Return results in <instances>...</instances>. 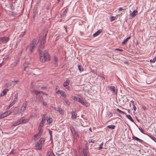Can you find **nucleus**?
I'll return each instance as SVG.
<instances>
[{
    "mask_svg": "<svg viewBox=\"0 0 156 156\" xmlns=\"http://www.w3.org/2000/svg\"><path fill=\"white\" fill-rule=\"evenodd\" d=\"M132 138L133 140H136L137 141L139 142L140 143H142L143 141L142 140L140 139H139L138 137H136L133 136L132 137Z\"/></svg>",
    "mask_w": 156,
    "mask_h": 156,
    "instance_id": "15",
    "label": "nucleus"
},
{
    "mask_svg": "<svg viewBox=\"0 0 156 156\" xmlns=\"http://www.w3.org/2000/svg\"><path fill=\"white\" fill-rule=\"evenodd\" d=\"M68 10V9L66 8L63 11V13L61 15L62 17L64 16L66 14Z\"/></svg>",
    "mask_w": 156,
    "mask_h": 156,
    "instance_id": "32",
    "label": "nucleus"
},
{
    "mask_svg": "<svg viewBox=\"0 0 156 156\" xmlns=\"http://www.w3.org/2000/svg\"><path fill=\"white\" fill-rule=\"evenodd\" d=\"M126 116L128 119H129L133 123L134 122V121L133 120V119L130 115H126Z\"/></svg>",
    "mask_w": 156,
    "mask_h": 156,
    "instance_id": "26",
    "label": "nucleus"
},
{
    "mask_svg": "<svg viewBox=\"0 0 156 156\" xmlns=\"http://www.w3.org/2000/svg\"><path fill=\"white\" fill-rule=\"evenodd\" d=\"M56 93L57 94H60L61 95L64 97V98H66V95L65 92L62 90H58L56 92Z\"/></svg>",
    "mask_w": 156,
    "mask_h": 156,
    "instance_id": "10",
    "label": "nucleus"
},
{
    "mask_svg": "<svg viewBox=\"0 0 156 156\" xmlns=\"http://www.w3.org/2000/svg\"><path fill=\"white\" fill-rule=\"evenodd\" d=\"M7 112H8V115H10V114H11V113H13V110H12V111L10 110L9 111H7Z\"/></svg>",
    "mask_w": 156,
    "mask_h": 156,
    "instance_id": "48",
    "label": "nucleus"
},
{
    "mask_svg": "<svg viewBox=\"0 0 156 156\" xmlns=\"http://www.w3.org/2000/svg\"><path fill=\"white\" fill-rule=\"evenodd\" d=\"M11 107V106L10 105L8 106L6 108V109L8 110Z\"/></svg>",
    "mask_w": 156,
    "mask_h": 156,
    "instance_id": "57",
    "label": "nucleus"
},
{
    "mask_svg": "<svg viewBox=\"0 0 156 156\" xmlns=\"http://www.w3.org/2000/svg\"><path fill=\"white\" fill-rule=\"evenodd\" d=\"M37 40L35 39H33L30 43L29 46V51L31 53L33 50L35 48V47L37 45Z\"/></svg>",
    "mask_w": 156,
    "mask_h": 156,
    "instance_id": "2",
    "label": "nucleus"
},
{
    "mask_svg": "<svg viewBox=\"0 0 156 156\" xmlns=\"http://www.w3.org/2000/svg\"><path fill=\"white\" fill-rule=\"evenodd\" d=\"M123 9L122 7H120L119 9V12L121 11Z\"/></svg>",
    "mask_w": 156,
    "mask_h": 156,
    "instance_id": "58",
    "label": "nucleus"
},
{
    "mask_svg": "<svg viewBox=\"0 0 156 156\" xmlns=\"http://www.w3.org/2000/svg\"><path fill=\"white\" fill-rule=\"evenodd\" d=\"M116 110H117V111L118 112H119V113H120V114H123V115L126 114V113H125V112H123V111H121V110H120L119 108H117V109H116Z\"/></svg>",
    "mask_w": 156,
    "mask_h": 156,
    "instance_id": "33",
    "label": "nucleus"
},
{
    "mask_svg": "<svg viewBox=\"0 0 156 156\" xmlns=\"http://www.w3.org/2000/svg\"><path fill=\"white\" fill-rule=\"evenodd\" d=\"M142 108L144 110H146L147 109L146 108L145 106H143Z\"/></svg>",
    "mask_w": 156,
    "mask_h": 156,
    "instance_id": "61",
    "label": "nucleus"
},
{
    "mask_svg": "<svg viewBox=\"0 0 156 156\" xmlns=\"http://www.w3.org/2000/svg\"><path fill=\"white\" fill-rule=\"evenodd\" d=\"M133 108L134 111H135L136 109V106H135V104L133 105Z\"/></svg>",
    "mask_w": 156,
    "mask_h": 156,
    "instance_id": "50",
    "label": "nucleus"
},
{
    "mask_svg": "<svg viewBox=\"0 0 156 156\" xmlns=\"http://www.w3.org/2000/svg\"><path fill=\"white\" fill-rule=\"evenodd\" d=\"M43 98V97H42V96H41L39 98H38V99H39V101L41 100V99L42 98Z\"/></svg>",
    "mask_w": 156,
    "mask_h": 156,
    "instance_id": "62",
    "label": "nucleus"
},
{
    "mask_svg": "<svg viewBox=\"0 0 156 156\" xmlns=\"http://www.w3.org/2000/svg\"><path fill=\"white\" fill-rule=\"evenodd\" d=\"M41 102L42 105L45 106L46 107L48 106V105L46 102L44 101L43 98L39 100Z\"/></svg>",
    "mask_w": 156,
    "mask_h": 156,
    "instance_id": "19",
    "label": "nucleus"
},
{
    "mask_svg": "<svg viewBox=\"0 0 156 156\" xmlns=\"http://www.w3.org/2000/svg\"><path fill=\"white\" fill-rule=\"evenodd\" d=\"M87 151H85V150L83 149V153L84 156H87Z\"/></svg>",
    "mask_w": 156,
    "mask_h": 156,
    "instance_id": "44",
    "label": "nucleus"
},
{
    "mask_svg": "<svg viewBox=\"0 0 156 156\" xmlns=\"http://www.w3.org/2000/svg\"><path fill=\"white\" fill-rule=\"evenodd\" d=\"M8 90V89H4V90L2 92L1 94H0V97L3 96L5 95L6 94L7 91Z\"/></svg>",
    "mask_w": 156,
    "mask_h": 156,
    "instance_id": "23",
    "label": "nucleus"
},
{
    "mask_svg": "<svg viewBox=\"0 0 156 156\" xmlns=\"http://www.w3.org/2000/svg\"><path fill=\"white\" fill-rule=\"evenodd\" d=\"M37 12V9L36 7H34L33 13V17L34 20L35 19V17L36 15Z\"/></svg>",
    "mask_w": 156,
    "mask_h": 156,
    "instance_id": "17",
    "label": "nucleus"
},
{
    "mask_svg": "<svg viewBox=\"0 0 156 156\" xmlns=\"http://www.w3.org/2000/svg\"><path fill=\"white\" fill-rule=\"evenodd\" d=\"M40 60L42 62H44L49 59V56L47 51L44 50V52L40 54Z\"/></svg>",
    "mask_w": 156,
    "mask_h": 156,
    "instance_id": "1",
    "label": "nucleus"
},
{
    "mask_svg": "<svg viewBox=\"0 0 156 156\" xmlns=\"http://www.w3.org/2000/svg\"><path fill=\"white\" fill-rule=\"evenodd\" d=\"M9 40V38L7 37H0V41L3 42H7Z\"/></svg>",
    "mask_w": 156,
    "mask_h": 156,
    "instance_id": "13",
    "label": "nucleus"
},
{
    "mask_svg": "<svg viewBox=\"0 0 156 156\" xmlns=\"http://www.w3.org/2000/svg\"><path fill=\"white\" fill-rule=\"evenodd\" d=\"M13 112H14V115H16L17 114H19L21 113V112H20V109L18 107H15L13 110Z\"/></svg>",
    "mask_w": 156,
    "mask_h": 156,
    "instance_id": "6",
    "label": "nucleus"
},
{
    "mask_svg": "<svg viewBox=\"0 0 156 156\" xmlns=\"http://www.w3.org/2000/svg\"><path fill=\"white\" fill-rule=\"evenodd\" d=\"M107 127L111 129H114L115 128V126L113 125H110L107 126Z\"/></svg>",
    "mask_w": 156,
    "mask_h": 156,
    "instance_id": "30",
    "label": "nucleus"
},
{
    "mask_svg": "<svg viewBox=\"0 0 156 156\" xmlns=\"http://www.w3.org/2000/svg\"><path fill=\"white\" fill-rule=\"evenodd\" d=\"M156 57L155 58H154L152 60H151L150 61V62H151V63H153V62H154L155 61H156Z\"/></svg>",
    "mask_w": 156,
    "mask_h": 156,
    "instance_id": "47",
    "label": "nucleus"
},
{
    "mask_svg": "<svg viewBox=\"0 0 156 156\" xmlns=\"http://www.w3.org/2000/svg\"><path fill=\"white\" fill-rule=\"evenodd\" d=\"M24 70L26 72H27L29 70V68L27 67H24Z\"/></svg>",
    "mask_w": 156,
    "mask_h": 156,
    "instance_id": "46",
    "label": "nucleus"
},
{
    "mask_svg": "<svg viewBox=\"0 0 156 156\" xmlns=\"http://www.w3.org/2000/svg\"><path fill=\"white\" fill-rule=\"evenodd\" d=\"M54 59L55 61V62H57V61L58 60V59L56 56H55L54 57Z\"/></svg>",
    "mask_w": 156,
    "mask_h": 156,
    "instance_id": "52",
    "label": "nucleus"
},
{
    "mask_svg": "<svg viewBox=\"0 0 156 156\" xmlns=\"http://www.w3.org/2000/svg\"><path fill=\"white\" fill-rule=\"evenodd\" d=\"M45 139L44 138H41L40 139L39 141L38 142L40 144H41V145H42L45 141Z\"/></svg>",
    "mask_w": 156,
    "mask_h": 156,
    "instance_id": "25",
    "label": "nucleus"
},
{
    "mask_svg": "<svg viewBox=\"0 0 156 156\" xmlns=\"http://www.w3.org/2000/svg\"><path fill=\"white\" fill-rule=\"evenodd\" d=\"M108 87L111 90V91H112L113 93L116 94L117 90L115 89V87L114 86H108Z\"/></svg>",
    "mask_w": 156,
    "mask_h": 156,
    "instance_id": "7",
    "label": "nucleus"
},
{
    "mask_svg": "<svg viewBox=\"0 0 156 156\" xmlns=\"http://www.w3.org/2000/svg\"><path fill=\"white\" fill-rule=\"evenodd\" d=\"M19 125L17 121H16L14 123H13L12 126H16L17 125Z\"/></svg>",
    "mask_w": 156,
    "mask_h": 156,
    "instance_id": "43",
    "label": "nucleus"
},
{
    "mask_svg": "<svg viewBox=\"0 0 156 156\" xmlns=\"http://www.w3.org/2000/svg\"><path fill=\"white\" fill-rule=\"evenodd\" d=\"M46 116V114H44L43 115L42 119L40 123L39 128H40L41 127H42L43 126V125L45 121Z\"/></svg>",
    "mask_w": 156,
    "mask_h": 156,
    "instance_id": "4",
    "label": "nucleus"
},
{
    "mask_svg": "<svg viewBox=\"0 0 156 156\" xmlns=\"http://www.w3.org/2000/svg\"><path fill=\"white\" fill-rule=\"evenodd\" d=\"M27 107V105L26 102L24 103L23 106L21 107L20 109V112H21V114H23L24 111L25 110Z\"/></svg>",
    "mask_w": 156,
    "mask_h": 156,
    "instance_id": "5",
    "label": "nucleus"
},
{
    "mask_svg": "<svg viewBox=\"0 0 156 156\" xmlns=\"http://www.w3.org/2000/svg\"><path fill=\"white\" fill-rule=\"evenodd\" d=\"M70 129L71 130L72 133L73 135H75L76 134V132H75V129L73 127V126H71L70 127Z\"/></svg>",
    "mask_w": 156,
    "mask_h": 156,
    "instance_id": "21",
    "label": "nucleus"
},
{
    "mask_svg": "<svg viewBox=\"0 0 156 156\" xmlns=\"http://www.w3.org/2000/svg\"><path fill=\"white\" fill-rule=\"evenodd\" d=\"M88 141L89 143H94V141L93 140H92V139H90Z\"/></svg>",
    "mask_w": 156,
    "mask_h": 156,
    "instance_id": "49",
    "label": "nucleus"
},
{
    "mask_svg": "<svg viewBox=\"0 0 156 156\" xmlns=\"http://www.w3.org/2000/svg\"><path fill=\"white\" fill-rule=\"evenodd\" d=\"M54 109L57 111L59 112L62 114H63L64 113V112L62 109L59 107H54Z\"/></svg>",
    "mask_w": 156,
    "mask_h": 156,
    "instance_id": "11",
    "label": "nucleus"
},
{
    "mask_svg": "<svg viewBox=\"0 0 156 156\" xmlns=\"http://www.w3.org/2000/svg\"><path fill=\"white\" fill-rule=\"evenodd\" d=\"M19 82V80H14L13 81H12L11 83V84H10V85H11V84L12 83H14L15 84H17V83Z\"/></svg>",
    "mask_w": 156,
    "mask_h": 156,
    "instance_id": "39",
    "label": "nucleus"
},
{
    "mask_svg": "<svg viewBox=\"0 0 156 156\" xmlns=\"http://www.w3.org/2000/svg\"><path fill=\"white\" fill-rule=\"evenodd\" d=\"M137 13L138 11L137 10H134L130 14V15L133 18L135 16L137 15Z\"/></svg>",
    "mask_w": 156,
    "mask_h": 156,
    "instance_id": "16",
    "label": "nucleus"
},
{
    "mask_svg": "<svg viewBox=\"0 0 156 156\" xmlns=\"http://www.w3.org/2000/svg\"><path fill=\"white\" fill-rule=\"evenodd\" d=\"M33 93L37 96L36 97V100L38 99V98L41 96L40 95V94L41 93V91H38L36 90H34L33 91Z\"/></svg>",
    "mask_w": 156,
    "mask_h": 156,
    "instance_id": "9",
    "label": "nucleus"
},
{
    "mask_svg": "<svg viewBox=\"0 0 156 156\" xmlns=\"http://www.w3.org/2000/svg\"><path fill=\"white\" fill-rule=\"evenodd\" d=\"M25 31L24 32H22L21 34L20 35V37H23L24 35L25 34Z\"/></svg>",
    "mask_w": 156,
    "mask_h": 156,
    "instance_id": "42",
    "label": "nucleus"
},
{
    "mask_svg": "<svg viewBox=\"0 0 156 156\" xmlns=\"http://www.w3.org/2000/svg\"><path fill=\"white\" fill-rule=\"evenodd\" d=\"M69 80H67L63 83V86L64 87H66L69 85Z\"/></svg>",
    "mask_w": 156,
    "mask_h": 156,
    "instance_id": "24",
    "label": "nucleus"
},
{
    "mask_svg": "<svg viewBox=\"0 0 156 156\" xmlns=\"http://www.w3.org/2000/svg\"><path fill=\"white\" fill-rule=\"evenodd\" d=\"M50 6L51 5H47V6H46V9H50Z\"/></svg>",
    "mask_w": 156,
    "mask_h": 156,
    "instance_id": "55",
    "label": "nucleus"
},
{
    "mask_svg": "<svg viewBox=\"0 0 156 156\" xmlns=\"http://www.w3.org/2000/svg\"><path fill=\"white\" fill-rule=\"evenodd\" d=\"M78 101L82 105H84L85 104L84 102L80 98H79Z\"/></svg>",
    "mask_w": 156,
    "mask_h": 156,
    "instance_id": "36",
    "label": "nucleus"
},
{
    "mask_svg": "<svg viewBox=\"0 0 156 156\" xmlns=\"http://www.w3.org/2000/svg\"><path fill=\"white\" fill-rule=\"evenodd\" d=\"M16 101H17V100H15V99H14V100H13V101H12V102H13V103H14V104L15 103H16Z\"/></svg>",
    "mask_w": 156,
    "mask_h": 156,
    "instance_id": "64",
    "label": "nucleus"
},
{
    "mask_svg": "<svg viewBox=\"0 0 156 156\" xmlns=\"http://www.w3.org/2000/svg\"><path fill=\"white\" fill-rule=\"evenodd\" d=\"M8 115V112H7V111L2 114L0 113L1 119L4 118Z\"/></svg>",
    "mask_w": 156,
    "mask_h": 156,
    "instance_id": "14",
    "label": "nucleus"
},
{
    "mask_svg": "<svg viewBox=\"0 0 156 156\" xmlns=\"http://www.w3.org/2000/svg\"><path fill=\"white\" fill-rule=\"evenodd\" d=\"M63 99L67 105H69L70 104V102L69 100L66 99V98H63Z\"/></svg>",
    "mask_w": 156,
    "mask_h": 156,
    "instance_id": "31",
    "label": "nucleus"
},
{
    "mask_svg": "<svg viewBox=\"0 0 156 156\" xmlns=\"http://www.w3.org/2000/svg\"><path fill=\"white\" fill-rule=\"evenodd\" d=\"M38 129H39V132H38V133H40L41 134H42V132H43V129L42 128V127H41L40 128H39V126L38 127Z\"/></svg>",
    "mask_w": 156,
    "mask_h": 156,
    "instance_id": "38",
    "label": "nucleus"
},
{
    "mask_svg": "<svg viewBox=\"0 0 156 156\" xmlns=\"http://www.w3.org/2000/svg\"><path fill=\"white\" fill-rule=\"evenodd\" d=\"M41 88L43 90H45L46 89V87H45L43 86L41 87Z\"/></svg>",
    "mask_w": 156,
    "mask_h": 156,
    "instance_id": "59",
    "label": "nucleus"
},
{
    "mask_svg": "<svg viewBox=\"0 0 156 156\" xmlns=\"http://www.w3.org/2000/svg\"><path fill=\"white\" fill-rule=\"evenodd\" d=\"M116 17H114L113 16H111L110 21L111 22H112V21H114L115 20Z\"/></svg>",
    "mask_w": 156,
    "mask_h": 156,
    "instance_id": "40",
    "label": "nucleus"
},
{
    "mask_svg": "<svg viewBox=\"0 0 156 156\" xmlns=\"http://www.w3.org/2000/svg\"><path fill=\"white\" fill-rule=\"evenodd\" d=\"M115 50H117V51H123V50L122 49H119V48H116L115 49Z\"/></svg>",
    "mask_w": 156,
    "mask_h": 156,
    "instance_id": "54",
    "label": "nucleus"
},
{
    "mask_svg": "<svg viewBox=\"0 0 156 156\" xmlns=\"http://www.w3.org/2000/svg\"><path fill=\"white\" fill-rule=\"evenodd\" d=\"M79 70L80 72H82L83 70V69L82 66L80 65H79L78 66Z\"/></svg>",
    "mask_w": 156,
    "mask_h": 156,
    "instance_id": "34",
    "label": "nucleus"
},
{
    "mask_svg": "<svg viewBox=\"0 0 156 156\" xmlns=\"http://www.w3.org/2000/svg\"><path fill=\"white\" fill-rule=\"evenodd\" d=\"M47 34L46 33L44 36L43 37L42 39V40L41 42H42L43 44H44V42H45L44 41L46 40V37L47 36Z\"/></svg>",
    "mask_w": 156,
    "mask_h": 156,
    "instance_id": "29",
    "label": "nucleus"
},
{
    "mask_svg": "<svg viewBox=\"0 0 156 156\" xmlns=\"http://www.w3.org/2000/svg\"><path fill=\"white\" fill-rule=\"evenodd\" d=\"M103 142H102L100 145V146H99V150H101V149L102 148V146H103Z\"/></svg>",
    "mask_w": 156,
    "mask_h": 156,
    "instance_id": "45",
    "label": "nucleus"
},
{
    "mask_svg": "<svg viewBox=\"0 0 156 156\" xmlns=\"http://www.w3.org/2000/svg\"><path fill=\"white\" fill-rule=\"evenodd\" d=\"M73 99L74 100L77 101L78 100L77 98L76 97H74Z\"/></svg>",
    "mask_w": 156,
    "mask_h": 156,
    "instance_id": "60",
    "label": "nucleus"
},
{
    "mask_svg": "<svg viewBox=\"0 0 156 156\" xmlns=\"http://www.w3.org/2000/svg\"><path fill=\"white\" fill-rule=\"evenodd\" d=\"M49 133L50 135V139L52 140V131L50 130V129H49Z\"/></svg>",
    "mask_w": 156,
    "mask_h": 156,
    "instance_id": "35",
    "label": "nucleus"
},
{
    "mask_svg": "<svg viewBox=\"0 0 156 156\" xmlns=\"http://www.w3.org/2000/svg\"><path fill=\"white\" fill-rule=\"evenodd\" d=\"M42 145L41 144H40L38 142H37V144L35 145V147L37 149L40 150L42 148Z\"/></svg>",
    "mask_w": 156,
    "mask_h": 156,
    "instance_id": "18",
    "label": "nucleus"
},
{
    "mask_svg": "<svg viewBox=\"0 0 156 156\" xmlns=\"http://www.w3.org/2000/svg\"><path fill=\"white\" fill-rule=\"evenodd\" d=\"M18 94L17 93L15 94V95L14 96V99L17 100V98H18Z\"/></svg>",
    "mask_w": 156,
    "mask_h": 156,
    "instance_id": "41",
    "label": "nucleus"
},
{
    "mask_svg": "<svg viewBox=\"0 0 156 156\" xmlns=\"http://www.w3.org/2000/svg\"><path fill=\"white\" fill-rule=\"evenodd\" d=\"M139 129L142 133H144L143 130L141 128H139Z\"/></svg>",
    "mask_w": 156,
    "mask_h": 156,
    "instance_id": "51",
    "label": "nucleus"
},
{
    "mask_svg": "<svg viewBox=\"0 0 156 156\" xmlns=\"http://www.w3.org/2000/svg\"><path fill=\"white\" fill-rule=\"evenodd\" d=\"M147 135L148 136H149L151 139H152L153 140L155 141V140H156V138L154 136H153L151 135H150V134H147Z\"/></svg>",
    "mask_w": 156,
    "mask_h": 156,
    "instance_id": "28",
    "label": "nucleus"
},
{
    "mask_svg": "<svg viewBox=\"0 0 156 156\" xmlns=\"http://www.w3.org/2000/svg\"><path fill=\"white\" fill-rule=\"evenodd\" d=\"M19 125L25 124L28 122L29 120L27 119H25L23 117H21L19 120L17 121Z\"/></svg>",
    "mask_w": 156,
    "mask_h": 156,
    "instance_id": "3",
    "label": "nucleus"
},
{
    "mask_svg": "<svg viewBox=\"0 0 156 156\" xmlns=\"http://www.w3.org/2000/svg\"><path fill=\"white\" fill-rule=\"evenodd\" d=\"M52 121V120L51 118L48 119L47 118V121L49 124H50L51 122Z\"/></svg>",
    "mask_w": 156,
    "mask_h": 156,
    "instance_id": "37",
    "label": "nucleus"
},
{
    "mask_svg": "<svg viewBox=\"0 0 156 156\" xmlns=\"http://www.w3.org/2000/svg\"><path fill=\"white\" fill-rule=\"evenodd\" d=\"M87 151V152L88 151V147L87 146H85V151Z\"/></svg>",
    "mask_w": 156,
    "mask_h": 156,
    "instance_id": "53",
    "label": "nucleus"
},
{
    "mask_svg": "<svg viewBox=\"0 0 156 156\" xmlns=\"http://www.w3.org/2000/svg\"><path fill=\"white\" fill-rule=\"evenodd\" d=\"M131 36H130L128 37H127L126 39L124 40L122 42V44H126V42L128 41V40L130 38Z\"/></svg>",
    "mask_w": 156,
    "mask_h": 156,
    "instance_id": "27",
    "label": "nucleus"
},
{
    "mask_svg": "<svg viewBox=\"0 0 156 156\" xmlns=\"http://www.w3.org/2000/svg\"><path fill=\"white\" fill-rule=\"evenodd\" d=\"M76 115L77 114L76 113V111H73L72 112L71 118L72 119H73L74 120H75V119H76Z\"/></svg>",
    "mask_w": 156,
    "mask_h": 156,
    "instance_id": "12",
    "label": "nucleus"
},
{
    "mask_svg": "<svg viewBox=\"0 0 156 156\" xmlns=\"http://www.w3.org/2000/svg\"><path fill=\"white\" fill-rule=\"evenodd\" d=\"M14 104L12 102L11 103L10 105H9L11 107L13 105H14Z\"/></svg>",
    "mask_w": 156,
    "mask_h": 156,
    "instance_id": "63",
    "label": "nucleus"
},
{
    "mask_svg": "<svg viewBox=\"0 0 156 156\" xmlns=\"http://www.w3.org/2000/svg\"><path fill=\"white\" fill-rule=\"evenodd\" d=\"M41 93L43 95H45L46 96H47L48 95L46 93H44V92H43L41 91Z\"/></svg>",
    "mask_w": 156,
    "mask_h": 156,
    "instance_id": "56",
    "label": "nucleus"
},
{
    "mask_svg": "<svg viewBox=\"0 0 156 156\" xmlns=\"http://www.w3.org/2000/svg\"><path fill=\"white\" fill-rule=\"evenodd\" d=\"M44 47V44H43L42 42L39 45V47L38 48V51L39 53V54H40L43 52H44V51L43 50V48Z\"/></svg>",
    "mask_w": 156,
    "mask_h": 156,
    "instance_id": "8",
    "label": "nucleus"
},
{
    "mask_svg": "<svg viewBox=\"0 0 156 156\" xmlns=\"http://www.w3.org/2000/svg\"><path fill=\"white\" fill-rule=\"evenodd\" d=\"M102 31V30L101 29L99 30H98L97 31V32H96L93 34V36L94 37H95L98 36L100 33Z\"/></svg>",
    "mask_w": 156,
    "mask_h": 156,
    "instance_id": "20",
    "label": "nucleus"
},
{
    "mask_svg": "<svg viewBox=\"0 0 156 156\" xmlns=\"http://www.w3.org/2000/svg\"><path fill=\"white\" fill-rule=\"evenodd\" d=\"M41 134L40 133H38L34 136V138L35 140H36L37 139L39 138L41 136Z\"/></svg>",
    "mask_w": 156,
    "mask_h": 156,
    "instance_id": "22",
    "label": "nucleus"
}]
</instances>
